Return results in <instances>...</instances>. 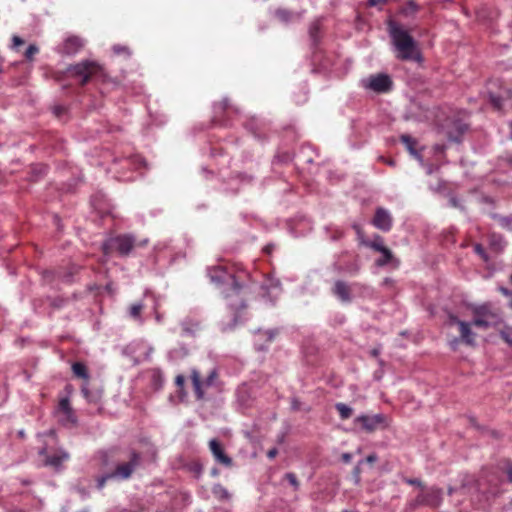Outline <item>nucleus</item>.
<instances>
[{
	"label": "nucleus",
	"mask_w": 512,
	"mask_h": 512,
	"mask_svg": "<svg viewBox=\"0 0 512 512\" xmlns=\"http://www.w3.org/2000/svg\"><path fill=\"white\" fill-rule=\"evenodd\" d=\"M140 464V454L137 452H133L131 454L130 460L126 463H122L117 465L115 471L112 473L114 477H118L121 479H128L134 470Z\"/></svg>",
	"instance_id": "10"
},
{
	"label": "nucleus",
	"mask_w": 512,
	"mask_h": 512,
	"mask_svg": "<svg viewBox=\"0 0 512 512\" xmlns=\"http://www.w3.org/2000/svg\"><path fill=\"white\" fill-rule=\"evenodd\" d=\"M503 472L507 475L509 482L512 483V463L510 461L503 462L502 465Z\"/></svg>",
	"instance_id": "30"
},
{
	"label": "nucleus",
	"mask_w": 512,
	"mask_h": 512,
	"mask_svg": "<svg viewBox=\"0 0 512 512\" xmlns=\"http://www.w3.org/2000/svg\"><path fill=\"white\" fill-rule=\"evenodd\" d=\"M501 338L512 347V334L509 332L502 331Z\"/></svg>",
	"instance_id": "37"
},
{
	"label": "nucleus",
	"mask_w": 512,
	"mask_h": 512,
	"mask_svg": "<svg viewBox=\"0 0 512 512\" xmlns=\"http://www.w3.org/2000/svg\"><path fill=\"white\" fill-rule=\"evenodd\" d=\"M41 456H45V465L58 468L64 461L69 459V454L64 451H58L53 455H47L46 449L40 451Z\"/></svg>",
	"instance_id": "17"
},
{
	"label": "nucleus",
	"mask_w": 512,
	"mask_h": 512,
	"mask_svg": "<svg viewBox=\"0 0 512 512\" xmlns=\"http://www.w3.org/2000/svg\"><path fill=\"white\" fill-rule=\"evenodd\" d=\"M354 472H355V474L359 475V473H360V469H359V467H358V466H357V467H355Z\"/></svg>",
	"instance_id": "48"
},
{
	"label": "nucleus",
	"mask_w": 512,
	"mask_h": 512,
	"mask_svg": "<svg viewBox=\"0 0 512 512\" xmlns=\"http://www.w3.org/2000/svg\"><path fill=\"white\" fill-rule=\"evenodd\" d=\"M182 334L185 336H195L201 330V322L194 318H186L181 323Z\"/></svg>",
	"instance_id": "18"
},
{
	"label": "nucleus",
	"mask_w": 512,
	"mask_h": 512,
	"mask_svg": "<svg viewBox=\"0 0 512 512\" xmlns=\"http://www.w3.org/2000/svg\"><path fill=\"white\" fill-rule=\"evenodd\" d=\"M184 383H185V378L183 375H177L176 378H175V384L182 388L184 386Z\"/></svg>",
	"instance_id": "39"
},
{
	"label": "nucleus",
	"mask_w": 512,
	"mask_h": 512,
	"mask_svg": "<svg viewBox=\"0 0 512 512\" xmlns=\"http://www.w3.org/2000/svg\"><path fill=\"white\" fill-rule=\"evenodd\" d=\"M490 245L495 249V250H500L502 249V237L500 235H496V234H492L490 236Z\"/></svg>",
	"instance_id": "27"
},
{
	"label": "nucleus",
	"mask_w": 512,
	"mask_h": 512,
	"mask_svg": "<svg viewBox=\"0 0 512 512\" xmlns=\"http://www.w3.org/2000/svg\"><path fill=\"white\" fill-rule=\"evenodd\" d=\"M364 246L369 247L377 252H380L384 250L386 246L383 244V238L380 236H376L374 240L372 241H362L361 242Z\"/></svg>",
	"instance_id": "22"
},
{
	"label": "nucleus",
	"mask_w": 512,
	"mask_h": 512,
	"mask_svg": "<svg viewBox=\"0 0 512 512\" xmlns=\"http://www.w3.org/2000/svg\"><path fill=\"white\" fill-rule=\"evenodd\" d=\"M401 142L405 145L409 153L418 160H421V155L416 150L417 141L409 135H401Z\"/></svg>",
	"instance_id": "19"
},
{
	"label": "nucleus",
	"mask_w": 512,
	"mask_h": 512,
	"mask_svg": "<svg viewBox=\"0 0 512 512\" xmlns=\"http://www.w3.org/2000/svg\"><path fill=\"white\" fill-rule=\"evenodd\" d=\"M209 448H210L212 455L214 456L215 460L218 463H220L226 467L232 466V459L228 455L225 454L222 445L220 444V442L217 439H212L209 441Z\"/></svg>",
	"instance_id": "14"
},
{
	"label": "nucleus",
	"mask_w": 512,
	"mask_h": 512,
	"mask_svg": "<svg viewBox=\"0 0 512 512\" xmlns=\"http://www.w3.org/2000/svg\"><path fill=\"white\" fill-rule=\"evenodd\" d=\"M190 377L196 398L198 400H202L205 395V390L214 385V382L218 377V373L213 369L210 371L206 379L202 380L200 372L193 369Z\"/></svg>",
	"instance_id": "8"
},
{
	"label": "nucleus",
	"mask_w": 512,
	"mask_h": 512,
	"mask_svg": "<svg viewBox=\"0 0 512 512\" xmlns=\"http://www.w3.org/2000/svg\"><path fill=\"white\" fill-rule=\"evenodd\" d=\"M386 418L382 414L376 415H360L353 420L355 427L367 433L375 432L379 427L385 426Z\"/></svg>",
	"instance_id": "9"
},
{
	"label": "nucleus",
	"mask_w": 512,
	"mask_h": 512,
	"mask_svg": "<svg viewBox=\"0 0 512 512\" xmlns=\"http://www.w3.org/2000/svg\"><path fill=\"white\" fill-rule=\"evenodd\" d=\"M380 253L382 254V257L376 261L377 266L382 267L392 261L393 254H392L391 250L388 249L387 247H385L384 250L380 251Z\"/></svg>",
	"instance_id": "23"
},
{
	"label": "nucleus",
	"mask_w": 512,
	"mask_h": 512,
	"mask_svg": "<svg viewBox=\"0 0 512 512\" xmlns=\"http://www.w3.org/2000/svg\"><path fill=\"white\" fill-rule=\"evenodd\" d=\"M473 248H474V252L479 255V257L483 260V261H488V255L485 251V249L483 248V246L479 243H476L473 245Z\"/></svg>",
	"instance_id": "28"
},
{
	"label": "nucleus",
	"mask_w": 512,
	"mask_h": 512,
	"mask_svg": "<svg viewBox=\"0 0 512 512\" xmlns=\"http://www.w3.org/2000/svg\"><path fill=\"white\" fill-rule=\"evenodd\" d=\"M38 52L39 49L36 45H29V47L25 51V57L27 60H32Z\"/></svg>",
	"instance_id": "29"
},
{
	"label": "nucleus",
	"mask_w": 512,
	"mask_h": 512,
	"mask_svg": "<svg viewBox=\"0 0 512 512\" xmlns=\"http://www.w3.org/2000/svg\"><path fill=\"white\" fill-rule=\"evenodd\" d=\"M335 408L339 413V416L342 420L349 419L353 414V409L346 405L345 403L339 402L336 403Z\"/></svg>",
	"instance_id": "21"
},
{
	"label": "nucleus",
	"mask_w": 512,
	"mask_h": 512,
	"mask_svg": "<svg viewBox=\"0 0 512 512\" xmlns=\"http://www.w3.org/2000/svg\"><path fill=\"white\" fill-rule=\"evenodd\" d=\"M341 459L344 463H349L352 459V455L350 453H343Z\"/></svg>",
	"instance_id": "44"
},
{
	"label": "nucleus",
	"mask_w": 512,
	"mask_h": 512,
	"mask_svg": "<svg viewBox=\"0 0 512 512\" xmlns=\"http://www.w3.org/2000/svg\"><path fill=\"white\" fill-rule=\"evenodd\" d=\"M142 310L143 305L141 303H135L130 306L129 314L132 318L137 319L140 317Z\"/></svg>",
	"instance_id": "25"
},
{
	"label": "nucleus",
	"mask_w": 512,
	"mask_h": 512,
	"mask_svg": "<svg viewBox=\"0 0 512 512\" xmlns=\"http://www.w3.org/2000/svg\"><path fill=\"white\" fill-rule=\"evenodd\" d=\"M442 502V490L440 488L431 487L423 488L417 497L410 502L411 508L418 506H429L437 508Z\"/></svg>",
	"instance_id": "7"
},
{
	"label": "nucleus",
	"mask_w": 512,
	"mask_h": 512,
	"mask_svg": "<svg viewBox=\"0 0 512 512\" xmlns=\"http://www.w3.org/2000/svg\"><path fill=\"white\" fill-rule=\"evenodd\" d=\"M113 477H114V476H113V474L111 473V474H107V475H104V476H102V477L98 478V480H97V488H98V489H102V488H104V486H105V484H106L107 480H108V479H111V478H113Z\"/></svg>",
	"instance_id": "32"
},
{
	"label": "nucleus",
	"mask_w": 512,
	"mask_h": 512,
	"mask_svg": "<svg viewBox=\"0 0 512 512\" xmlns=\"http://www.w3.org/2000/svg\"><path fill=\"white\" fill-rule=\"evenodd\" d=\"M359 270H360L359 265H358V264H354V266L352 267V269H349L348 271H349L350 273L357 274V273L359 272Z\"/></svg>",
	"instance_id": "45"
},
{
	"label": "nucleus",
	"mask_w": 512,
	"mask_h": 512,
	"mask_svg": "<svg viewBox=\"0 0 512 512\" xmlns=\"http://www.w3.org/2000/svg\"><path fill=\"white\" fill-rule=\"evenodd\" d=\"M276 17L282 22L291 21L295 15L285 9H278L276 11Z\"/></svg>",
	"instance_id": "24"
},
{
	"label": "nucleus",
	"mask_w": 512,
	"mask_h": 512,
	"mask_svg": "<svg viewBox=\"0 0 512 512\" xmlns=\"http://www.w3.org/2000/svg\"><path fill=\"white\" fill-rule=\"evenodd\" d=\"M278 454V450L276 448H272L267 452V457L269 459H274L276 455Z\"/></svg>",
	"instance_id": "43"
},
{
	"label": "nucleus",
	"mask_w": 512,
	"mask_h": 512,
	"mask_svg": "<svg viewBox=\"0 0 512 512\" xmlns=\"http://www.w3.org/2000/svg\"><path fill=\"white\" fill-rule=\"evenodd\" d=\"M82 392H83L85 395L87 394L86 389H82Z\"/></svg>",
	"instance_id": "49"
},
{
	"label": "nucleus",
	"mask_w": 512,
	"mask_h": 512,
	"mask_svg": "<svg viewBox=\"0 0 512 512\" xmlns=\"http://www.w3.org/2000/svg\"><path fill=\"white\" fill-rule=\"evenodd\" d=\"M472 315L473 317L471 322L473 325L482 329H488L495 325L499 320L498 314L488 304L473 308Z\"/></svg>",
	"instance_id": "6"
},
{
	"label": "nucleus",
	"mask_w": 512,
	"mask_h": 512,
	"mask_svg": "<svg viewBox=\"0 0 512 512\" xmlns=\"http://www.w3.org/2000/svg\"><path fill=\"white\" fill-rule=\"evenodd\" d=\"M45 169H46V167H45V166H42V167H41V172H42L43 170H45Z\"/></svg>",
	"instance_id": "50"
},
{
	"label": "nucleus",
	"mask_w": 512,
	"mask_h": 512,
	"mask_svg": "<svg viewBox=\"0 0 512 512\" xmlns=\"http://www.w3.org/2000/svg\"><path fill=\"white\" fill-rule=\"evenodd\" d=\"M448 328H455L458 336H448V344L451 350L457 351L461 344L468 347L476 346L477 334L472 330L473 323L461 320L454 314H449L446 320Z\"/></svg>",
	"instance_id": "2"
},
{
	"label": "nucleus",
	"mask_w": 512,
	"mask_h": 512,
	"mask_svg": "<svg viewBox=\"0 0 512 512\" xmlns=\"http://www.w3.org/2000/svg\"><path fill=\"white\" fill-rule=\"evenodd\" d=\"M332 293L343 303H350L352 301L351 287L345 281H335Z\"/></svg>",
	"instance_id": "15"
},
{
	"label": "nucleus",
	"mask_w": 512,
	"mask_h": 512,
	"mask_svg": "<svg viewBox=\"0 0 512 512\" xmlns=\"http://www.w3.org/2000/svg\"><path fill=\"white\" fill-rule=\"evenodd\" d=\"M319 32H320V22L317 20V21L313 22L309 28L310 37L314 41H317Z\"/></svg>",
	"instance_id": "26"
},
{
	"label": "nucleus",
	"mask_w": 512,
	"mask_h": 512,
	"mask_svg": "<svg viewBox=\"0 0 512 512\" xmlns=\"http://www.w3.org/2000/svg\"><path fill=\"white\" fill-rule=\"evenodd\" d=\"M392 217L390 213L384 208H377L375 211V215L372 220V224L379 230L384 232H388L392 228Z\"/></svg>",
	"instance_id": "12"
},
{
	"label": "nucleus",
	"mask_w": 512,
	"mask_h": 512,
	"mask_svg": "<svg viewBox=\"0 0 512 512\" xmlns=\"http://www.w3.org/2000/svg\"><path fill=\"white\" fill-rule=\"evenodd\" d=\"M209 275L212 282L227 286L223 291L225 297L239 296L242 285L234 274L229 273L223 267H215L210 270Z\"/></svg>",
	"instance_id": "5"
},
{
	"label": "nucleus",
	"mask_w": 512,
	"mask_h": 512,
	"mask_svg": "<svg viewBox=\"0 0 512 512\" xmlns=\"http://www.w3.org/2000/svg\"><path fill=\"white\" fill-rule=\"evenodd\" d=\"M511 282H512V274H511Z\"/></svg>",
	"instance_id": "51"
},
{
	"label": "nucleus",
	"mask_w": 512,
	"mask_h": 512,
	"mask_svg": "<svg viewBox=\"0 0 512 512\" xmlns=\"http://www.w3.org/2000/svg\"><path fill=\"white\" fill-rule=\"evenodd\" d=\"M84 46V41L79 36L71 35L68 36L61 46H59L58 51L65 55H74L78 53Z\"/></svg>",
	"instance_id": "13"
},
{
	"label": "nucleus",
	"mask_w": 512,
	"mask_h": 512,
	"mask_svg": "<svg viewBox=\"0 0 512 512\" xmlns=\"http://www.w3.org/2000/svg\"><path fill=\"white\" fill-rule=\"evenodd\" d=\"M378 460V457L376 454H370L366 457L365 461L369 464H374Z\"/></svg>",
	"instance_id": "41"
},
{
	"label": "nucleus",
	"mask_w": 512,
	"mask_h": 512,
	"mask_svg": "<svg viewBox=\"0 0 512 512\" xmlns=\"http://www.w3.org/2000/svg\"><path fill=\"white\" fill-rule=\"evenodd\" d=\"M239 299H240V307L244 309L246 306L243 303V299L241 297Z\"/></svg>",
	"instance_id": "47"
},
{
	"label": "nucleus",
	"mask_w": 512,
	"mask_h": 512,
	"mask_svg": "<svg viewBox=\"0 0 512 512\" xmlns=\"http://www.w3.org/2000/svg\"><path fill=\"white\" fill-rule=\"evenodd\" d=\"M72 371H73L74 375L78 378H82V379H86V380L89 378L87 367L81 362L73 363Z\"/></svg>",
	"instance_id": "20"
},
{
	"label": "nucleus",
	"mask_w": 512,
	"mask_h": 512,
	"mask_svg": "<svg viewBox=\"0 0 512 512\" xmlns=\"http://www.w3.org/2000/svg\"><path fill=\"white\" fill-rule=\"evenodd\" d=\"M113 50L116 54H129L128 48L126 46L115 45Z\"/></svg>",
	"instance_id": "36"
},
{
	"label": "nucleus",
	"mask_w": 512,
	"mask_h": 512,
	"mask_svg": "<svg viewBox=\"0 0 512 512\" xmlns=\"http://www.w3.org/2000/svg\"><path fill=\"white\" fill-rule=\"evenodd\" d=\"M390 0H369L370 6H381L388 3Z\"/></svg>",
	"instance_id": "38"
},
{
	"label": "nucleus",
	"mask_w": 512,
	"mask_h": 512,
	"mask_svg": "<svg viewBox=\"0 0 512 512\" xmlns=\"http://www.w3.org/2000/svg\"><path fill=\"white\" fill-rule=\"evenodd\" d=\"M405 482L409 485H413V486H417V487H420L421 489H423L425 486L423 484V482L419 479H406Z\"/></svg>",
	"instance_id": "35"
},
{
	"label": "nucleus",
	"mask_w": 512,
	"mask_h": 512,
	"mask_svg": "<svg viewBox=\"0 0 512 512\" xmlns=\"http://www.w3.org/2000/svg\"><path fill=\"white\" fill-rule=\"evenodd\" d=\"M379 160L384 162L385 164L389 165V166H395L396 165V162L395 160L393 159H386L385 157L383 156H380L379 157Z\"/></svg>",
	"instance_id": "42"
},
{
	"label": "nucleus",
	"mask_w": 512,
	"mask_h": 512,
	"mask_svg": "<svg viewBox=\"0 0 512 512\" xmlns=\"http://www.w3.org/2000/svg\"><path fill=\"white\" fill-rule=\"evenodd\" d=\"M392 84V80L387 74H377L369 78L368 87L375 92L385 93L390 91Z\"/></svg>",
	"instance_id": "11"
},
{
	"label": "nucleus",
	"mask_w": 512,
	"mask_h": 512,
	"mask_svg": "<svg viewBox=\"0 0 512 512\" xmlns=\"http://www.w3.org/2000/svg\"><path fill=\"white\" fill-rule=\"evenodd\" d=\"M353 228L355 229V231H356L358 234H360V233H361V228H360V226H359V225L354 224V225H353Z\"/></svg>",
	"instance_id": "46"
},
{
	"label": "nucleus",
	"mask_w": 512,
	"mask_h": 512,
	"mask_svg": "<svg viewBox=\"0 0 512 512\" xmlns=\"http://www.w3.org/2000/svg\"><path fill=\"white\" fill-rule=\"evenodd\" d=\"M230 108L228 100H224L218 104L215 105L216 111H226Z\"/></svg>",
	"instance_id": "34"
},
{
	"label": "nucleus",
	"mask_w": 512,
	"mask_h": 512,
	"mask_svg": "<svg viewBox=\"0 0 512 512\" xmlns=\"http://www.w3.org/2000/svg\"><path fill=\"white\" fill-rule=\"evenodd\" d=\"M102 66L90 60H84L70 65L65 71V77L74 79L80 86H85L94 77L101 75Z\"/></svg>",
	"instance_id": "4"
},
{
	"label": "nucleus",
	"mask_w": 512,
	"mask_h": 512,
	"mask_svg": "<svg viewBox=\"0 0 512 512\" xmlns=\"http://www.w3.org/2000/svg\"><path fill=\"white\" fill-rule=\"evenodd\" d=\"M58 412L62 415L61 421L75 424L77 419L68 398H62L58 405Z\"/></svg>",
	"instance_id": "16"
},
{
	"label": "nucleus",
	"mask_w": 512,
	"mask_h": 512,
	"mask_svg": "<svg viewBox=\"0 0 512 512\" xmlns=\"http://www.w3.org/2000/svg\"><path fill=\"white\" fill-rule=\"evenodd\" d=\"M388 32L395 57L398 60L422 62L423 57L419 44L407 29L399 23L390 20L388 22Z\"/></svg>",
	"instance_id": "1"
},
{
	"label": "nucleus",
	"mask_w": 512,
	"mask_h": 512,
	"mask_svg": "<svg viewBox=\"0 0 512 512\" xmlns=\"http://www.w3.org/2000/svg\"><path fill=\"white\" fill-rule=\"evenodd\" d=\"M12 41H13V46L14 47H18V46L24 44V40L22 38H20L19 36H16V35L13 36Z\"/></svg>",
	"instance_id": "40"
},
{
	"label": "nucleus",
	"mask_w": 512,
	"mask_h": 512,
	"mask_svg": "<svg viewBox=\"0 0 512 512\" xmlns=\"http://www.w3.org/2000/svg\"><path fill=\"white\" fill-rule=\"evenodd\" d=\"M342 512H348V511L345 510V511H342Z\"/></svg>",
	"instance_id": "53"
},
{
	"label": "nucleus",
	"mask_w": 512,
	"mask_h": 512,
	"mask_svg": "<svg viewBox=\"0 0 512 512\" xmlns=\"http://www.w3.org/2000/svg\"><path fill=\"white\" fill-rule=\"evenodd\" d=\"M213 492H214L215 495H218L220 497H227L228 496V492L221 485L215 486Z\"/></svg>",
	"instance_id": "33"
},
{
	"label": "nucleus",
	"mask_w": 512,
	"mask_h": 512,
	"mask_svg": "<svg viewBox=\"0 0 512 512\" xmlns=\"http://www.w3.org/2000/svg\"><path fill=\"white\" fill-rule=\"evenodd\" d=\"M285 479L295 488L298 489L299 481L294 473H286Z\"/></svg>",
	"instance_id": "31"
},
{
	"label": "nucleus",
	"mask_w": 512,
	"mask_h": 512,
	"mask_svg": "<svg viewBox=\"0 0 512 512\" xmlns=\"http://www.w3.org/2000/svg\"><path fill=\"white\" fill-rule=\"evenodd\" d=\"M147 243V239L138 241L134 235L120 234L106 240L102 249L105 255L117 251L121 256H128L134 248L144 247Z\"/></svg>",
	"instance_id": "3"
},
{
	"label": "nucleus",
	"mask_w": 512,
	"mask_h": 512,
	"mask_svg": "<svg viewBox=\"0 0 512 512\" xmlns=\"http://www.w3.org/2000/svg\"><path fill=\"white\" fill-rule=\"evenodd\" d=\"M510 504L512 505V500L510 501Z\"/></svg>",
	"instance_id": "52"
}]
</instances>
